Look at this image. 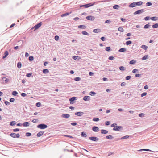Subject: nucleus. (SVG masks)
<instances>
[{
  "label": "nucleus",
  "instance_id": "f257e3e1",
  "mask_svg": "<svg viewBox=\"0 0 158 158\" xmlns=\"http://www.w3.org/2000/svg\"><path fill=\"white\" fill-rule=\"evenodd\" d=\"M37 127L40 129H44L47 128L48 126L44 123H40L37 125Z\"/></svg>",
  "mask_w": 158,
  "mask_h": 158
},
{
  "label": "nucleus",
  "instance_id": "f03ea898",
  "mask_svg": "<svg viewBox=\"0 0 158 158\" xmlns=\"http://www.w3.org/2000/svg\"><path fill=\"white\" fill-rule=\"evenodd\" d=\"M42 25V22H40L35 25L31 29V30H33V29H34V31H35L39 28Z\"/></svg>",
  "mask_w": 158,
  "mask_h": 158
},
{
  "label": "nucleus",
  "instance_id": "7ed1b4c3",
  "mask_svg": "<svg viewBox=\"0 0 158 158\" xmlns=\"http://www.w3.org/2000/svg\"><path fill=\"white\" fill-rule=\"evenodd\" d=\"M77 99V97H73L69 98V101L70 104H72L76 102V100Z\"/></svg>",
  "mask_w": 158,
  "mask_h": 158
},
{
  "label": "nucleus",
  "instance_id": "20e7f679",
  "mask_svg": "<svg viewBox=\"0 0 158 158\" xmlns=\"http://www.w3.org/2000/svg\"><path fill=\"white\" fill-rule=\"evenodd\" d=\"M10 136L14 138H19L20 135L19 133H11L10 135Z\"/></svg>",
  "mask_w": 158,
  "mask_h": 158
},
{
  "label": "nucleus",
  "instance_id": "39448f33",
  "mask_svg": "<svg viewBox=\"0 0 158 158\" xmlns=\"http://www.w3.org/2000/svg\"><path fill=\"white\" fill-rule=\"evenodd\" d=\"M144 12V9H140L134 12L133 15H139L141 14L142 13Z\"/></svg>",
  "mask_w": 158,
  "mask_h": 158
},
{
  "label": "nucleus",
  "instance_id": "423d86ee",
  "mask_svg": "<svg viewBox=\"0 0 158 158\" xmlns=\"http://www.w3.org/2000/svg\"><path fill=\"white\" fill-rule=\"evenodd\" d=\"M123 127L121 126L116 125L115 128H113V130L114 131H119L121 130V129H123Z\"/></svg>",
  "mask_w": 158,
  "mask_h": 158
},
{
  "label": "nucleus",
  "instance_id": "0eeeda50",
  "mask_svg": "<svg viewBox=\"0 0 158 158\" xmlns=\"http://www.w3.org/2000/svg\"><path fill=\"white\" fill-rule=\"evenodd\" d=\"M89 139L90 140L93 141L94 142L97 141L98 140V137L94 136H92L89 137Z\"/></svg>",
  "mask_w": 158,
  "mask_h": 158
},
{
  "label": "nucleus",
  "instance_id": "6e6552de",
  "mask_svg": "<svg viewBox=\"0 0 158 158\" xmlns=\"http://www.w3.org/2000/svg\"><path fill=\"white\" fill-rule=\"evenodd\" d=\"M86 19L89 20L93 21L94 20L95 18L94 16L92 15H88L86 16Z\"/></svg>",
  "mask_w": 158,
  "mask_h": 158
},
{
  "label": "nucleus",
  "instance_id": "1a4fd4ad",
  "mask_svg": "<svg viewBox=\"0 0 158 158\" xmlns=\"http://www.w3.org/2000/svg\"><path fill=\"white\" fill-rule=\"evenodd\" d=\"M95 3L96 2H94L93 3H89L85 4V8H87L93 6L95 4Z\"/></svg>",
  "mask_w": 158,
  "mask_h": 158
},
{
  "label": "nucleus",
  "instance_id": "9d476101",
  "mask_svg": "<svg viewBox=\"0 0 158 158\" xmlns=\"http://www.w3.org/2000/svg\"><path fill=\"white\" fill-rule=\"evenodd\" d=\"M92 130L93 131L95 132H97L99 131V128L96 126H94L92 128Z\"/></svg>",
  "mask_w": 158,
  "mask_h": 158
},
{
  "label": "nucleus",
  "instance_id": "9b49d317",
  "mask_svg": "<svg viewBox=\"0 0 158 158\" xmlns=\"http://www.w3.org/2000/svg\"><path fill=\"white\" fill-rule=\"evenodd\" d=\"M84 112L81 111L77 112L75 113V115H77L79 116H81L84 114Z\"/></svg>",
  "mask_w": 158,
  "mask_h": 158
},
{
  "label": "nucleus",
  "instance_id": "f8f14e48",
  "mask_svg": "<svg viewBox=\"0 0 158 158\" xmlns=\"http://www.w3.org/2000/svg\"><path fill=\"white\" fill-rule=\"evenodd\" d=\"M83 100L85 101H89L90 100V97L88 96H85L83 97Z\"/></svg>",
  "mask_w": 158,
  "mask_h": 158
},
{
  "label": "nucleus",
  "instance_id": "ddd939ff",
  "mask_svg": "<svg viewBox=\"0 0 158 158\" xmlns=\"http://www.w3.org/2000/svg\"><path fill=\"white\" fill-rule=\"evenodd\" d=\"M72 58L73 60H76V61H78L80 59H81V58L80 57L78 56H73L72 57Z\"/></svg>",
  "mask_w": 158,
  "mask_h": 158
},
{
  "label": "nucleus",
  "instance_id": "4468645a",
  "mask_svg": "<svg viewBox=\"0 0 158 158\" xmlns=\"http://www.w3.org/2000/svg\"><path fill=\"white\" fill-rule=\"evenodd\" d=\"M70 116V115L68 114H64L61 115V117L63 118H69Z\"/></svg>",
  "mask_w": 158,
  "mask_h": 158
},
{
  "label": "nucleus",
  "instance_id": "2eb2a0df",
  "mask_svg": "<svg viewBox=\"0 0 158 158\" xmlns=\"http://www.w3.org/2000/svg\"><path fill=\"white\" fill-rule=\"evenodd\" d=\"M9 53L7 50L5 51L4 53V55L2 56V59H4L8 55Z\"/></svg>",
  "mask_w": 158,
  "mask_h": 158
},
{
  "label": "nucleus",
  "instance_id": "dca6fc26",
  "mask_svg": "<svg viewBox=\"0 0 158 158\" xmlns=\"http://www.w3.org/2000/svg\"><path fill=\"white\" fill-rule=\"evenodd\" d=\"M23 126L24 127H27L29 126L30 125V123L28 122H25L23 123Z\"/></svg>",
  "mask_w": 158,
  "mask_h": 158
},
{
  "label": "nucleus",
  "instance_id": "f3484780",
  "mask_svg": "<svg viewBox=\"0 0 158 158\" xmlns=\"http://www.w3.org/2000/svg\"><path fill=\"white\" fill-rule=\"evenodd\" d=\"M44 133V131H40L37 134L36 136L37 137H40L43 135Z\"/></svg>",
  "mask_w": 158,
  "mask_h": 158
},
{
  "label": "nucleus",
  "instance_id": "a211bd4d",
  "mask_svg": "<svg viewBox=\"0 0 158 158\" xmlns=\"http://www.w3.org/2000/svg\"><path fill=\"white\" fill-rule=\"evenodd\" d=\"M136 6L135 2L131 3L129 5V7L130 8H133Z\"/></svg>",
  "mask_w": 158,
  "mask_h": 158
},
{
  "label": "nucleus",
  "instance_id": "6ab92c4d",
  "mask_svg": "<svg viewBox=\"0 0 158 158\" xmlns=\"http://www.w3.org/2000/svg\"><path fill=\"white\" fill-rule=\"evenodd\" d=\"M81 135L83 137H86L87 136V134L84 131H82L81 133Z\"/></svg>",
  "mask_w": 158,
  "mask_h": 158
},
{
  "label": "nucleus",
  "instance_id": "aec40b11",
  "mask_svg": "<svg viewBox=\"0 0 158 158\" xmlns=\"http://www.w3.org/2000/svg\"><path fill=\"white\" fill-rule=\"evenodd\" d=\"M126 51V48H122L118 50V52H125Z\"/></svg>",
  "mask_w": 158,
  "mask_h": 158
},
{
  "label": "nucleus",
  "instance_id": "412c9836",
  "mask_svg": "<svg viewBox=\"0 0 158 158\" xmlns=\"http://www.w3.org/2000/svg\"><path fill=\"white\" fill-rule=\"evenodd\" d=\"M101 132L102 134H106L108 133V131L106 130L102 129L101 130Z\"/></svg>",
  "mask_w": 158,
  "mask_h": 158
},
{
  "label": "nucleus",
  "instance_id": "4be33fe9",
  "mask_svg": "<svg viewBox=\"0 0 158 158\" xmlns=\"http://www.w3.org/2000/svg\"><path fill=\"white\" fill-rule=\"evenodd\" d=\"M135 3L136 6H140L141 5L143 4V2L142 1H138L137 2H135Z\"/></svg>",
  "mask_w": 158,
  "mask_h": 158
},
{
  "label": "nucleus",
  "instance_id": "5701e85b",
  "mask_svg": "<svg viewBox=\"0 0 158 158\" xmlns=\"http://www.w3.org/2000/svg\"><path fill=\"white\" fill-rule=\"evenodd\" d=\"M101 31V30L100 29H95L93 30V32L95 33H98Z\"/></svg>",
  "mask_w": 158,
  "mask_h": 158
},
{
  "label": "nucleus",
  "instance_id": "b1692460",
  "mask_svg": "<svg viewBox=\"0 0 158 158\" xmlns=\"http://www.w3.org/2000/svg\"><path fill=\"white\" fill-rule=\"evenodd\" d=\"M78 28L79 29H85L86 28V26L85 25H79L78 27Z\"/></svg>",
  "mask_w": 158,
  "mask_h": 158
},
{
  "label": "nucleus",
  "instance_id": "393cba45",
  "mask_svg": "<svg viewBox=\"0 0 158 158\" xmlns=\"http://www.w3.org/2000/svg\"><path fill=\"white\" fill-rule=\"evenodd\" d=\"M71 12H66L64 13L63 14L61 15V16L62 17L67 16L69 15L70 14H71Z\"/></svg>",
  "mask_w": 158,
  "mask_h": 158
},
{
  "label": "nucleus",
  "instance_id": "a878e982",
  "mask_svg": "<svg viewBox=\"0 0 158 158\" xmlns=\"http://www.w3.org/2000/svg\"><path fill=\"white\" fill-rule=\"evenodd\" d=\"M150 19L152 21H156L158 19V17H157L153 16L151 17Z\"/></svg>",
  "mask_w": 158,
  "mask_h": 158
},
{
  "label": "nucleus",
  "instance_id": "bb28decb",
  "mask_svg": "<svg viewBox=\"0 0 158 158\" xmlns=\"http://www.w3.org/2000/svg\"><path fill=\"white\" fill-rule=\"evenodd\" d=\"M17 123L15 121H12L10 122V125L11 126H14Z\"/></svg>",
  "mask_w": 158,
  "mask_h": 158
},
{
  "label": "nucleus",
  "instance_id": "cd10ccee",
  "mask_svg": "<svg viewBox=\"0 0 158 158\" xmlns=\"http://www.w3.org/2000/svg\"><path fill=\"white\" fill-rule=\"evenodd\" d=\"M105 50L107 52H110L112 51V49L110 47H106L105 48Z\"/></svg>",
  "mask_w": 158,
  "mask_h": 158
},
{
  "label": "nucleus",
  "instance_id": "c85d7f7f",
  "mask_svg": "<svg viewBox=\"0 0 158 158\" xmlns=\"http://www.w3.org/2000/svg\"><path fill=\"white\" fill-rule=\"evenodd\" d=\"M141 48L143 49L146 50L148 48V47L147 46L145 45H142L141 46Z\"/></svg>",
  "mask_w": 158,
  "mask_h": 158
},
{
  "label": "nucleus",
  "instance_id": "c756f323",
  "mask_svg": "<svg viewBox=\"0 0 158 158\" xmlns=\"http://www.w3.org/2000/svg\"><path fill=\"white\" fill-rule=\"evenodd\" d=\"M119 7V5H115L113 6V9L116 10H118Z\"/></svg>",
  "mask_w": 158,
  "mask_h": 158
},
{
  "label": "nucleus",
  "instance_id": "7c9ffc66",
  "mask_svg": "<svg viewBox=\"0 0 158 158\" xmlns=\"http://www.w3.org/2000/svg\"><path fill=\"white\" fill-rule=\"evenodd\" d=\"M130 136L129 135H126L125 136H123L120 138L121 139H126L129 138Z\"/></svg>",
  "mask_w": 158,
  "mask_h": 158
},
{
  "label": "nucleus",
  "instance_id": "2f4dec72",
  "mask_svg": "<svg viewBox=\"0 0 158 158\" xmlns=\"http://www.w3.org/2000/svg\"><path fill=\"white\" fill-rule=\"evenodd\" d=\"M136 62V61L134 60H131L130 61L129 64L131 65L134 64Z\"/></svg>",
  "mask_w": 158,
  "mask_h": 158
},
{
  "label": "nucleus",
  "instance_id": "473e14b6",
  "mask_svg": "<svg viewBox=\"0 0 158 158\" xmlns=\"http://www.w3.org/2000/svg\"><path fill=\"white\" fill-rule=\"evenodd\" d=\"M18 93L17 91H14L12 92V94L15 96H16L17 95Z\"/></svg>",
  "mask_w": 158,
  "mask_h": 158
},
{
  "label": "nucleus",
  "instance_id": "72a5a7b5",
  "mask_svg": "<svg viewBox=\"0 0 158 158\" xmlns=\"http://www.w3.org/2000/svg\"><path fill=\"white\" fill-rule=\"evenodd\" d=\"M96 93L94 91H91L89 93V94L91 96H94L96 94Z\"/></svg>",
  "mask_w": 158,
  "mask_h": 158
},
{
  "label": "nucleus",
  "instance_id": "f704fd0d",
  "mask_svg": "<svg viewBox=\"0 0 158 158\" xmlns=\"http://www.w3.org/2000/svg\"><path fill=\"white\" fill-rule=\"evenodd\" d=\"M114 137L111 135H107L106 136V138L108 139H111Z\"/></svg>",
  "mask_w": 158,
  "mask_h": 158
},
{
  "label": "nucleus",
  "instance_id": "c9c22d12",
  "mask_svg": "<svg viewBox=\"0 0 158 158\" xmlns=\"http://www.w3.org/2000/svg\"><path fill=\"white\" fill-rule=\"evenodd\" d=\"M152 27L153 28H158V23H156L152 25Z\"/></svg>",
  "mask_w": 158,
  "mask_h": 158
},
{
  "label": "nucleus",
  "instance_id": "e433bc0d",
  "mask_svg": "<svg viewBox=\"0 0 158 158\" xmlns=\"http://www.w3.org/2000/svg\"><path fill=\"white\" fill-rule=\"evenodd\" d=\"M92 120L94 122H98L99 121V119L97 117H94L93 118Z\"/></svg>",
  "mask_w": 158,
  "mask_h": 158
},
{
  "label": "nucleus",
  "instance_id": "4c0bfd02",
  "mask_svg": "<svg viewBox=\"0 0 158 158\" xmlns=\"http://www.w3.org/2000/svg\"><path fill=\"white\" fill-rule=\"evenodd\" d=\"M29 60L31 62L34 60V57L32 56H30L28 58Z\"/></svg>",
  "mask_w": 158,
  "mask_h": 158
},
{
  "label": "nucleus",
  "instance_id": "58836bf2",
  "mask_svg": "<svg viewBox=\"0 0 158 158\" xmlns=\"http://www.w3.org/2000/svg\"><path fill=\"white\" fill-rule=\"evenodd\" d=\"M148 55H145L142 57V60H144L147 59L148 58Z\"/></svg>",
  "mask_w": 158,
  "mask_h": 158
},
{
  "label": "nucleus",
  "instance_id": "ea45409f",
  "mask_svg": "<svg viewBox=\"0 0 158 158\" xmlns=\"http://www.w3.org/2000/svg\"><path fill=\"white\" fill-rule=\"evenodd\" d=\"M32 73H27L26 74V76L28 77H33V76H32Z\"/></svg>",
  "mask_w": 158,
  "mask_h": 158
},
{
  "label": "nucleus",
  "instance_id": "a19ab883",
  "mask_svg": "<svg viewBox=\"0 0 158 158\" xmlns=\"http://www.w3.org/2000/svg\"><path fill=\"white\" fill-rule=\"evenodd\" d=\"M63 136L64 137H69V138H72V139H74V137H72V136H71V135H63Z\"/></svg>",
  "mask_w": 158,
  "mask_h": 158
},
{
  "label": "nucleus",
  "instance_id": "79ce46f5",
  "mask_svg": "<svg viewBox=\"0 0 158 158\" xmlns=\"http://www.w3.org/2000/svg\"><path fill=\"white\" fill-rule=\"evenodd\" d=\"M82 34L85 35H89V33L85 31H83L81 32Z\"/></svg>",
  "mask_w": 158,
  "mask_h": 158
},
{
  "label": "nucleus",
  "instance_id": "37998d69",
  "mask_svg": "<svg viewBox=\"0 0 158 158\" xmlns=\"http://www.w3.org/2000/svg\"><path fill=\"white\" fill-rule=\"evenodd\" d=\"M17 67L19 69H20L21 68L22 66V64L20 62H18L17 64Z\"/></svg>",
  "mask_w": 158,
  "mask_h": 158
},
{
  "label": "nucleus",
  "instance_id": "c03bdc74",
  "mask_svg": "<svg viewBox=\"0 0 158 158\" xmlns=\"http://www.w3.org/2000/svg\"><path fill=\"white\" fill-rule=\"evenodd\" d=\"M81 78L79 77H76L74 78V80L75 81H78L81 80Z\"/></svg>",
  "mask_w": 158,
  "mask_h": 158
},
{
  "label": "nucleus",
  "instance_id": "a18cd8bd",
  "mask_svg": "<svg viewBox=\"0 0 158 158\" xmlns=\"http://www.w3.org/2000/svg\"><path fill=\"white\" fill-rule=\"evenodd\" d=\"M149 23H148V24H146L144 26V29H148V28L150 26V25L149 24Z\"/></svg>",
  "mask_w": 158,
  "mask_h": 158
},
{
  "label": "nucleus",
  "instance_id": "49530a36",
  "mask_svg": "<svg viewBox=\"0 0 158 158\" xmlns=\"http://www.w3.org/2000/svg\"><path fill=\"white\" fill-rule=\"evenodd\" d=\"M132 43V41L131 40H128L126 42V45H130V44H131Z\"/></svg>",
  "mask_w": 158,
  "mask_h": 158
},
{
  "label": "nucleus",
  "instance_id": "de8ad7c7",
  "mask_svg": "<svg viewBox=\"0 0 158 158\" xmlns=\"http://www.w3.org/2000/svg\"><path fill=\"white\" fill-rule=\"evenodd\" d=\"M41 105V104L40 102H38L35 104V106L37 107H40Z\"/></svg>",
  "mask_w": 158,
  "mask_h": 158
},
{
  "label": "nucleus",
  "instance_id": "09e8293b",
  "mask_svg": "<svg viewBox=\"0 0 158 158\" xmlns=\"http://www.w3.org/2000/svg\"><path fill=\"white\" fill-rule=\"evenodd\" d=\"M131 78V76H127L125 77V79L127 80H128L130 79Z\"/></svg>",
  "mask_w": 158,
  "mask_h": 158
},
{
  "label": "nucleus",
  "instance_id": "8fccbe9b",
  "mask_svg": "<svg viewBox=\"0 0 158 158\" xmlns=\"http://www.w3.org/2000/svg\"><path fill=\"white\" fill-rule=\"evenodd\" d=\"M118 30L119 31H120L121 32H123L124 31V29L122 27H118Z\"/></svg>",
  "mask_w": 158,
  "mask_h": 158
},
{
  "label": "nucleus",
  "instance_id": "3c124183",
  "mask_svg": "<svg viewBox=\"0 0 158 158\" xmlns=\"http://www.w3.org/2000/svg\"><path fill=\"white\" fill-rule=\"evenodd\" d=\"M31 133L30 132H26L25 134V136L27 137H29L31 135Z\"/></svg>",
  "mask_w": 158,
  "mask_h": 158
},
{
  "label": "nucleus",
  "instance_id": "603ef678",
  "mask_svg": "<svg viewBox=\"0 0 158 158\" xmlns=\"http://www.w3.org/2000/svg\"><path fill=\"white\" fill-rule=\"evenodd\" d=\"M54 39L55 40L57 41L59 40V37L58 35H55L54 37Z\"/></svg>",
  "mask_w": 158,
  "mask_h": 158
},
{
  "label": "nucleus",
  "instance_id": "864d4df0",
  "mask_svg": "<svg viewBox=\"0 0 158 158\" xmlns=\"http://www.w3.org/2000/svg\"><path fill=\"white\" fill-rule=\"evenodd\" d=\"M147 94L146 92H143L141 94V97H143L144 96H145Z\"/></svg>",
  "mask_w": 158,
  "mask_h": 158
},
{
  "label": "nucleus",
  "instance_id": "5fc2aeb1",
  "mask_svg": "<svg viewBox=\"0 0 158 158\" xmlns=\"http://www.w3.org/2000/svg\"><path fill=\"white\" fill-rule=\"evenodd\" d=\"M152 5V3L150 2H147L146 3V6H148Z\"/></svg>",
  "mask_w": 158,
  "mask_h": 158
},
{
  "label": "nucleus",
  "instance_id": "6e6d98bb",
  "mask_svg": "<svg viewBox=\"0 0 158 158\" xmlns=\"http://www.w3.org/2000/svg\"><path fill=\"white\" fill-rule=\"evenodd\" d=\"M145 114L143 113H141L139 114V116L140 117H143L144 116Z\"/></svg>",
  "mask_w": 158,
  "mask_h": 158
},
{
  "label": "nucleus",
  "instance_id": "4d7b16f0",
  "mask_svg": "<svg viewBox=\"0 0 158 158\" xmlns=\"http://www.w3.org/2000/svg\"><path fill=\"white\" fill-rule=\"evenodd\" d=\"M110 124V121H106L105 123V125L106 126L109 125Z\"/></svg>",
  "mask_w": 158,
  "mask_h": 158
},
{
  "label": "nucleus",
  "instance_id": "13d9d810",
  "mask_svg": "<svg viewBox=\"0 0 158 158\" xmlns=\"http://www.w3.org/2000/svg\"><path fill=\"white\" fill-rule=\"evenodd\" d=\"M150 17L149 16H146L144 18V19L145 21H148L150 19Z\"/></svg>",
  "mask_w": 158,
  "mask_h": 158
},
{
  "label": "nucleus",
  "instance_id": "bf43d9fd",
  "mask_svg": "<svg viewBox=\"0 0 158 158\" xmlns=\"http://www.w3.org/2000/svg\"><path fill=\"white\" fill-rule=\"evenodd\" d=\"M20 129L19 128H15L13 130V131L14 132H18L19 131Z\"/></svg>",
  "mask_w": 158,
  "mask_h": 158
},
{
  "label": "nucleus",
  "instance_id": "052dcab7",
  "mask_svg": "<svg viewBox=\"0 0 158 158\" xmlns=\"http://www.w3.org/2000/svg\"><path fill=\"white\" fill-rule=\"evenodd\" d=\"M117 125V123H113V124H111L110 126L112 127L115 128V127L116 125Z\"/></svg>",
  "mask_w": 158,
  "mask_h": 158
},
{
  "label": "nucleus",
  "instance_id": "680f3d73",
  "mask_svg": "<svg viewBox=\"0 0 158 158\" xmlns=\"http://www.w3.org/2000/svg\"><path fill=\"white\" fill-rule=\"evenodd\" d=\"M43 72L44 73L46 74L49 72V70H43Z\"/></svg>",
  "mask_w": 158,
  "mask_h": 158
},
{
  "label": "nucleus",
  "instance_id": "e2e57ef3",
  "mask_svg": "<svg viewBox=\"0 0 158 158\" xmlns=\"http://www.w3.org/2000/svg\"><path fill=\"white\" fill-rule=\"evenodd\" d=\"M4 103L7 106L9 105L10 104V103L7 101H5L4 102Z\"/></svg>",
  "mask_w": 158,
  "mask_h": 158
},
{
  "label": "nucleus",
  "instance_id": "0e129e2a",
  "mask_svg": "<svg viewBox=\"0 0 158 158\" xmlns=\"http://www.w3.org/2000/svg\"><path fill=\"white\" fill-rule=\"evenodd\" d=\"M15 100V99L13 98H11L9 100V101L10 102H13Z\"/></svg>",
  "mask_w": 158,
  "mask_h": 158
},
{
  "label": "nucleus",
  "instance_id": "69168bd1",
  "mask_svg": "<svg viewBox=\"0 0 158 158\" xmlns=\"http://www.w3.org/2000/svg\"><path fill=\"white\" fill-rule=\"evenodd\" d=\"M38 121H39V120L38 119H34L32 120L31 121V122L34 123H36L37 122H38Z\"/></svg>",
  "mask_w": 158,
  "mask_h": 158
},
{
  "label": "nucleus",
  "instance_id": "338daca9",
  "mask_svg": "<svg viewBox=\"0 0 158 158\" xmlns=\"http://www.w3.org/2000/svg\"><path fill=\"white\" fill-rule=\"evenodd\" d=\"M108 59L109 60H112L114 59V57L113 56H110Z\"/></svg>",
  "mask_w": 158,
  "mask_h": 158
},
{
  "label": "nucleus",
  "instance_id": "774afa93",
  "mask_svg": "<svg viewBox=\"0 0 158 158\" xmlns=\"http://www.w3.org/2000/svg\"><path fill=\"white\" fill-rule=\"evenodd\" d=\"M77 124V123L76 122H74L71 123V125L73 126H75Z\"/></svg>",
  "mask_w": 158,
  "mask_h": 158
}]
</instances>
